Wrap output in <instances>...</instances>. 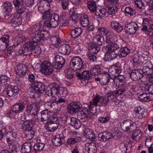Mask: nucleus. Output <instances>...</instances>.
<instances>
[{"label":"nucleus","instance_id":"f257e3e1","mask_svg":"<svg viewBox=\"0 0 153 153\" xmlns=\"http://www.w3.org/2000/svg\"><path fill=\"white\" fill-rule=\"evenodd\" d=\"M43 19L44 20L43 27L55 28L59 24V15L55 13H52V11L49 9L45 11Z\"/></svg>","mask_w":153,"mask_h":153},{"label":"nucleus","instance_id":"f03ea898","mask_svg":"<svg viewBox=\"0 0 153 153\" xmlns=\"http://www.w3.org/2000/svg\"><path fill=\"white\" fill-rule=\"evenodd\" d=\"M110 99L99 95H96L90 102V113L94 114L96 112V106H105L110 101Z\"/></svg>","mask_w":153,"mask_h":153},{"label":"nucleus","instance_id":"7ed1b4c3","mask_svg":"<svg viewBox=\"0 0 153 153\" xmlns=\"http://www.w3.org/2000/svg\"><path fill=\"white\" fill-rule=\"evenodd\" d=\"M40 27L38 24L32 26L29 28V33L30 38L34 42L37 43L41 40L40 36Z\"/></svg>","mask_w":153,"mask_h":153},{"label":"nucleus","instance_id":"20e7f679","mask_svg":"<svg viewBox=\"0 0 153 153\" xmlns=\"http://www.w3.org/2000/svg\"><path fill=\"white\" fill-rule=\"evenodd\" d=\"M7 141L10 149L12 151H16L17 134L15 132L9 131L6 134Z\"/></svg>","mask_w":153,"mask_h":153},{"label":"nucleus","instance_id":"39448f33","mask_svg":"<svg viewBox=\"0 0 153 153\" xmlns=\"http://www.w3.org/2000/svg\"><path fill=\"white\" fill-rule=\"evenodd\" d=\"M89 49L91 52H87L86 55L90 61L92 62H96L97 57L96 56L92 54V53L95 54L97 53L100 50V48L95 43H92L91 45L89 47Z\"/></svg>","mask_w":153,"mask_h":153},{"label":"nucleus","instance_id":"423d86ee","mask_svg":"<svg viewBox=\"0 0 153 153\" xmlns=\"http://www.w3.org/2000/svg\"><path fill=\"white\" fill-rule=\"evenodd\" d=\"M70 67L74 71H80L83 68L82 60L78 56L73 58L70 61Z\"/></svg>","mask_w":153,"mask_h":153},{"label":"nucleus","instance_id":"0eeeda50","mask_svg":"<svg viewBox=\"0 0 153 153\" xmlns=\"http://www.w3.org/2000/svg\"><path fill=\"white\" fill-rule=\"evenodd\" d=\"M40 67L41 73L45 75H49L52 73L53 68L52 64L48 61H45L42 63L41 65L38 64Z\"/></svg>","mask_w":153,"mask_h":153},{"label":"nucleus","instance_id":"6e6552de","mask_svg":"<svg viewBox=\"0 0 153 153\" xmlns=\"http://www.w3.org/2000/svg\"><path fill=\"white\" fill-rule=\"evenodd\" d=\"M82 105L80 102L77 101L71 102L68 106L67 111L70 114H75L81 110Z\"/></svg>","mask_w":153,"mask_h":153},{"label":"nucleus","instance_id":"1a4fd4ad","mask_svg":"<svg viewBox=\"0 0 153 153\" xmlns=\"http://www.w3.org/2000/svg\"><path fill=\"white\" fill-rule=\"evenodd\" d=\"M102 50L104 52L105 51L104 58V60L105 61H110L112 60L117 56V55L115 51L111 50L107 47H103Z\"/></svg>","mask_w":153,"mask_h":153},{"label":"nucleus","instance_id":"9d476101","mask_svg":"<svg viewBox=\"0 0 153 153\" xmlns=\"http://www.w3.org/2000/svg\"><path fill=\"white\" fill-rule=\"evenodd\" d=\"M114 76L111 79V83L113 86L116 88L123 86V84L125 82V78L124 76L119 75Z\"/></svg>","mask_w":153,"mask_h":153},{"label":"nucleus","instance_id":"9b49d317","mask_svg":"<svg viewBox=\"0 0 153 153\" xmlns=\"http://www.w3.org/2000/svg\"><path fill=\"white\" fill-rule=\"evenodd\" d=\"M143 65L142 70L140 69V71L142 75L144 74L146 75H149L152 73V65L151 62L149 60H146L143 62Z\"/></svg>","mask_w":153,"mask_h":153},{"label":"nucleus","instance_id":"f8f14e48","mask_svg":"<svg viewBox=\"0 0 153 153\" xmlns=\"http://www.w3.org/2000/svg\"><path fill=\"white\" fill-rule=\"evenodd\" d=\"M123 123V124L121 125V127L125 131H132L135 128V123L131 120H127Z\"/></svg>","mask_w":153,"mask_h":153},{"label":"nucleus","instance_id":"ddd939ff","mask_svg":"<svg viewBox=\"0 0 153 153\" xmlns=\"http://www.w3.org/2000/svg\"><path fill=\"white\" fill-rule=\"evenodd\" d=\"M42 104L39 102L33 103L27 108L26 110L28 114L35 115L39 110Z\"/></svg>","mask_w":153,"mask_h":153},{"label":"nucleus","instance_id":"4468645a","mask_svg":"<svg viewBox=\"0 0 153 153\" xmlns=\"http://www.w3.org/2000/svg\"><path fill=\"white\" fill-rule=\"evenodd\" d=\"M138 29L137 24L135 22H132L125 25V29L126 32L129 34L134 33Z\"/></svg>","mask_w":153,"mask_h":153},{"label":"nucleus","instance_id":"2eb2a0df","mask_svg":"<svg viewBox=\"0 0 153 153\" xmlns=\"http://www.w3.org/2000/svg\"><path fill=\"white\" fill-rule=\"evenodd\" d=\"M96 81H99L100 84L102 85H105L109 82H111V78L109 77V76L108 74H101L98 76V77L94 79Z\"/></svg>","mask_w":153,"mask_h":153},{"label":"nucleus","instance_id":"dca6fc26","mask_svg":"<svg viewBox=\"0 0 153 153\" xmlns=\"http://www.w3.org/2000/svg\"><path fill=\"white\" fill-rule=\"evenodd\" d=\"M52 142L55 146H60L65 142V137L63 134H58L54 136L52 140Z\"/></svg>","mask_w":153,"mask_h":153},{"label":"nucleus","instance_id":"f3484780","mask_svg":"<svg viewBox=\"0 0 153 153\" xmlns=\"http://www.w3.org/2000/svg\"><path fill=\"white\" fill-rule=\"evenodd\" d=\"M88 108H85L79 111V112L78 114V117L81 120H85L88 117H90L94 114L90 113L89 106Z\"/></svg>","mask_w":153,"mask_h":153},{"label":"nucleus","instance_id":"a211bd4d","mask_svg":"<svg viewBox=\"0 0 153 153\" xmlns=\"http://www.w3.org/2000/svg\"><path fill=\"white\" fill-rule=\"evenodd\" d=\"M10 41V36L5 35L2 36L0 39V51L5 50L7 47Z\"/></svg>","mask_w":153,"mask_h":153},{"label":"nucleus","instance_id":"6ab92c4d","mask_svg":"<svg viewBox=\"0 0 153 153\" xmlns=\"http://www.w3.org/2000/svg\"><path fill=\"white\" fill-rule=\"evenodd\" d=\"M26 105L24 101H19L14 105L12 108L13 111L18 114L23 111Z\"/></svg>","mask_w":153,"mask_h":153},{"label":"nucleus","instance_id":"aec40b11","mask_svg":"<svg viewBox=\"0 0 153 153\" xmlns=\"http://www.w3.org/2000/svg\"><path fill=\"white\" fill-rule=\"evenodd\" d=\"M16 71L17 75L21 77H23L27 73V68L25 65L20 64L17 66Z\"/></svg>","mask_w":153,"mask_h":153},{"label":"nucleus","instance_id":"412c9836","mask_svg":"<svg viewBox=\"0 0 153 153\" xmlns=\"http://www.w3.org/2000/svg\"><path fill=\"white\" fill-rule=\"evenodd\" d=\"M76 75L80 79H84L87 80L91 79L92 76L91 72L87 70L84 71L81 73L77 72L76 73Z\"/></svg>","mask_w":153,"mask_h":153},{"label":"nucleus","instance_id":"4be33fe9","mask_svg":"<svg viewBox=\"0 0 153 153\" xmlns=\"http://www.w3.org/2000/svg\"><path fill=\"white\" fill-rule=\"evenodd\" d=\"M34 144L33 142H27L23 143L21 148V152L22 153H30L31 152L32 146Z\"/></svg>","mask_w":153,"mask_h":153},{"label":"nucleus","instance_id":"5701e85b","mask_svg":"<svg viewBox=\"0 0 153 153\" xmlns=\"http://www.w3.org/2000/svg\"><path fill=\"white\" fill-rule=\"evenodd\" d=\"M70 46L67 44H63L60 45L58 48L59 52L65 55H68L71 52Z\"/></svg>","mask_w":153,"mask_h":153},{"label":"nucleus","instance_id":"b1692460","mask_svg":"<svg viewBox=\"0 0 153 153\" xmlns=\"http://www.w3.org/2000/svg\"><path fill=\"white\" fill-rule=\"evenodd\" d=\"M110 26L112 29L118 33L121 32L123 30L122 25L119 22L115 20L111 22Z\"/></svg>","mask_w":153,"mask_h":153},{"label":"nucleus","instance_id":"393cba45","mask_svg":"<svg viewBox=\"0 0 153 153\" xmlns=\"http://www.w3.org/2000/svg\"><path fill=\"white\" fill-rule=\"evenodd\" d=\"M113 136L109 132L104 131L101 132L98 135V137L101 141H106L111 139Z\"/></svg>","mask_w":153,"mask_h":153},{"label":"nucleus","instance_id":"a878e982","mask_svg":"<svg viewBox=\"0 0 153 153\" xmlns=\"http://www.w3.org/2000/svg\"><path fill=\"white\" fill-rule=\"evenodd\" d=\"M130 76L131 79L134 81L139 80L143 76L140 69H139L132 70L130 74Z\"/></svg>","mask_w":153,"mask_h":153},{"label":"nucleus","instance_id":"bb28decb","mask_svg":"<svg viewBox=\"0 0 153 153\" xmlns=\"http://www.w3.org/2000/svg\"><path fill=\"white\" fill-rule=\"evenodd\" d=\"M118 41L122 42V40L120 38L118 39L117 36L111 33L106 36L105 42L107 44H109Z\"/></svg>","mask_w":153,"mask_h":153},{"label":"nucleus","instance_id":"cd10ccee","mask_svg":"<svg viewBox=\"0 0 153 153\" xmlns=\"http://www.w3.org/2000/svg\"><path fill=\"white\" fill-rule=\"evenodd\" d=\"M144 109L142 106L135 107L133 110V115H135L136 118H140L144 116Z\"/></svg>","mask_w":153,"mask_h":153},{"label":"nucleus","instance_id":"c85d7f7f","mask_svg":"<svg viewBox=\"0 0 153 153\" xmlns=\"http://www.w3.org/2000/svg\"><path fill=\"white\" fill-rule=\"evenodd\" d=\"M138 99L143 102H148L153 100V95L145 93H143L139 95Z\"/></svg>","mask_w":153,"mask_h":153},{"label":"nucleus","instance_id":"c756f323","mask_svg":"<svg viewBox=\"0 0 153 153\" xmlns=\"http://www.w3.org/2000/svg\"><path fill=\"white\" fill-rule=\"evenodd\" d=\"M54 114V112L48 111L47 109L42 111L41 112L40 121H45L47 120Z\"/></svg>","mask_w":153,"mask_h":153},{"label":"nucleus","instance_id":"7c9ffc66","mask_svg":"<svg viewBox=\"0 0 153 153\" xmlns=\"http://www.w3.org/2000/svg\"><path fill=\"white\" fill-rule=\"evenodd\" d=\"M19 91V89L16 86L9 85L8 87L6 94L9 97H13L16 95Z\"/></svg>","mask_w":153,"mask_h":153},{"label":"nucleus","instance_id":"2f4dec72","mask_svg":"<svg viewBox=\"0 0 153 153\" xmlns=\"http://www.w3.org/2000/svg\"><path fill=\"white\" fill-rule=\"evenodd\" d=\"M33 85L34 91L36 92L42 93L44 91L45 86L42 82L35 81L33 83Z\"/></svg>","mask_w":153,"mask_h":153},{"label":"nucleus","instance_id":"473e14b6","mask_svg":"<svg viewBox=\"0 0 153 153\" xmlns=\"http://www.w3.org/2000/svg\"><path fill=\"white\" fill-rule=\"evenodd\" d=\"M121 71L120 67L116 64L112 65L108 70L109 72L115 77L119 75Z\"/></svg>","mask_w":153,"mask_h":153},{"label":"nucleus","instance_id":"72a5a7b5","mask_svg":"<svg viewBox=\"0 0 153 153\" xmlns=\"http://www.w3.org/2000/svg\"><path fill=\"white\" fill-rule=\"evenodd\" d=\"M73 137L68 139L67 140L68 144L72 145L79 142L81 140V137L76 132H74L73 134Z\"/></svg>","mask_w":153,"mask_h":153},{"label":"nucleus","instance_id":"f704fd0d","mask_svg":"<svg viewBox=\"0 0 153 153\" xmlns=\"http://www.w3.org/2000/svg\"><path fill=\"white\" fill-rule=\"evenodd\" d=\"M1 7L3 12L6 14L8 13V15L10 13L13 8L12 3L8 1L3 3Z\"/></svg>","mask_w":153,"mask_h":153},{"label":"nucleus","instance_id":"c9c22d12","mask_svg":"<svg viewBox=\"0 0 153 153\" xmlns=\"http://www.w3.org/2000/svg\"><path fill=\"white\" fill-rule=\"evenodd\" d=\"M83 135L91 141H95L96 139L94 133L89 128H86L85 130Z\"/></svg>","mask_w":153,"mask_h":153},{"label":"nucleus","instance_id":"e433bc0d","mask_svg":"<svg viewBox=\"0 0 153 153\" xmlns=\"http://www.w3.org/2000/svg\"><path fill=\"white\" fill-rule=\"evenodd\" d=\"M69 16L68 14L62 15L59 18V22L61 26H66L69 24L68 21Z\"/></svg>","mask_w":153,"mask_h":153},{"label":"nucleus","instance_id":"4c0bfd02","mask_svg":"<svg viewBox=\"0 0 153 153\" xmlns=\"http://www.w3.org/2000/svg\"><path fill=\"white\" fill-rule=\"evenodd\" d=\"M56 100L55 98H51L48 99L45 104V107L46 109H51L53 108L56 104Z\"/></svg>","mask_w":153,"mask_h":153},{"label":"nucleus","instance_id":"58836bf2","mask_svg":"<svg viewBox=\"0 0 153 153\" xmlns=\"http://www.w3.org/2000/svg\"><path fill=\"white\" fill-rule=\"evenodd\" d=\"M35 122L32 120H28L23 122L22 128L24 131L33 129L32 127L35 124Z\"/></svg>","mask_w":153,"mask_h":153},{"label":"nucleus","instance_id":"ea45409f","mask_svg":"<svg viewBox=\"0 0 153 153\" xmlns=\"http://www.w3.org/2000/svg\"><path fill=\"white\" fill-rule=\"evenodd\" d=\"M51 47L52 48H57L59 44L60 39L55 36H51L50 38Z\"/></svg>","mask_w":153,"mask_h":153},{"label":"nucleus","instance_id":"a19ab883","mask_svg":"<svg viewBox=\"0 0 153 153\" xmlns=\"http://www.w3.org/2000/svg\"><path fill=\"white\" fill-rule=\"evenodd\" d=\"M137 83L134 81H131L126 83L124 86L123 89L125 90V91L127 90H132L134 91L137 87Z\"/></svg>","mask_w":153,"mask_h":153},{"label":"nucleus","instance_id":"79ce46f5","mask_svg":"<svg viewBox=\"0 0 153 153\" xmlns=\"http://www.w3.org/2000/svg\"><path fill=\"white\" fill-rule=\"evenodd\" d=\"M70 124L75 129H78L81 126V123L80 121L74 117L70 118Z\"/></svg>","mask_w":153,"mask_h":153},{"label":"nucleus","instance_id":"37998d69","mask_svg":"<svg viewBox=\"0 0 153 153\" xmlns=\"http://www.w3.org/2000/svg\"><path fill=\"white\" fill-rule=\"evenodd\" d=\"M85 149L88 153H95L96 151V147L93 143H86Z\"/></svg>","mask_w":153,"mask_h":153},{"label":"nucleus","instance_id":"c03bdc74","mask_svg":"<svg viewBox=\"0 0 153 153\" xmlns=\"http://www.w3.org/2000/svg\"><path fill=\"white\" fill-rule=\"evenodd\" d=\"M83 30L80 27H77L73 30L71 32V36L73 38H76L80 36Z\"/></svg>","mask_w":153,"mask_h":153},{"label":"nucleus","instance_id":"a18cd8bd","mask_svg":"<svg viewBox=\"0 0 153 153\" xmlns=\"http://www.w3.org/2000/svg\"><path fill=\"white\" fill-rule=\"evenodd\" d=\"M80 22L83 27H87L89 24L88 16L86 14H83L82 15L80 19Z\"/></svg>","mask_w":153,"mask_h":153},{"label":"nucleus","instance_id":"49530a36","mask_svg":"<svg viewBox=\"0 0 153 153\" xmlns=\"http://www.w3.org/2000/svg\"><path fill=\"white\" fill-rule=\"evenodd\" d=\"M111 4L110 5H108L106 8L107 12L110 15L114 14L117 10V7L115 4Z\"/></svg>","mask_w":153,"mask_h":153},{"label":"nucleus","instance_id":"de8ad7c7","mask_svg":"<svg viewBox=\"0 0 153 153\" xmlns=\"http://www.w3.org/2000/svg\"><path fill=\"white\" fill-rule=\"evenodd\" d=\"M25 137L26 139L31 140L34 135V131L33 129L24 131Z\"/></svg>","mask_w":153,"mask_h":153},{"label":"nucleus","instance_id":"09e8293b","mask_svg":"<svg viewBox=\"0 0 153 153\" xmlns=\"http://www.w3.org/2000/svg\"><path fill=\"white\" fill-rule=\"evenodd\" d=\"M129 49L127 47L121 48L118 53V55L120 58L126 56L130 52Z\"/></svg>","mask_w":153,"mask_h":153},{"label":"nucleus","instance_id":"8fccbe9b","mask_svg":"<svg viewBox=\"0 0 153 153\" xmlns=\"http://www.w3.org/2000/svg\"><path fill=\"white\" fill-rule=\"evenodd\" d=\"M22 19L20 16L17 17H14L11 21L12 25L14 27L19 26L22 23Z\"/></svg>","mask_w":153,"mask_h":153},{"label":"nucleus","instance_id":"3c124183","mask_svg":"<svg viewBox=\"0 0 153 153\" xmlns=\"http://www.w3.org/2000/svg\"><path fill=\"white\" fill-rule=\"evenodd\" d=\"M93 40L95 43L100 45H102L104 42V37L98 34L94 37Z\"/></svg>","mask_w":153,"mask_h":153},{"label":"nucleus","instance_id":"603ef678","mask_svg":"<svg viewBox=\"0 0 153 153\" xmlns=\"http://www.w3.org/2000/svg\"><path fill=\"white\" fill-rule=\"evenodd\" d=\"M142 134L143 132L140 130H135L133 132L132 137L134 139L138 140L141 137Z\"/></svg>","mask_w":153,"mask_h":153},{"label":"nucleus","instance_id":"864d4df0","mask_svg":"<svg viewBox=\"0 0 153 153\" xmlns=\"http://www.w3.org/2000/svg\"><path fill=\"white\" fill-rule=\"evenodd\" d=\"M33 150L35 153L42 150L45 146V144L42 143H37L33 145Z\"/></svg>","mask_w":153,"mask_h":153},{"label":"nucleus","instance_id":"5fc2aeb1","mask_svg":"<svg viewBox=\"0 0 153 153\" xmlns=\"http://www.w3.org/2000/svg\"><path fill=\"white\" fill-rule=\"evenodd\" d=\"M37 44L34 42L33 40L27 41L25 45L26 47L27 48L29 51L30 52L32 49H34Z\"/></svg>","mask_w":153,"mask_h":153},{"label":"nucleus","instance_id":"6e6d98bb","mask_svg":"<svg viewBox=\"0 0 153 153\" xmlns=\"http://www.w3.org/2000/svg\"><path fill=\"white\" fill-rule=\"evenodd\" d=\"M134 4L136 7L138 8L143 13H145L144 4L141 1L136 0L134 1Z\"/></svg>","mask_w":153,"mask_h":153},{"label":"nucleus","instance_id":"4d7b16f0","mask_svg":"<svg viewBox=\"0 0 153 153\" xmlns=\"http://www.w3.org/2000/svg\"><path fill=\"white\" fill-rule=\"evenodd\" d=\"M10 80L8 77L6 75H1L0 77V83L2 85L9 84Z\"/></svg>","mask_w":153,"mask_h":153},{"label":"nucleus","instance_id":"13d9d810","mask_svg":"<svg viewBox=\"0 0 153 153\" xmlns=\"http://www.w3.org/2000/svg\"><path fill=\"white\" fill-rule=\"evenodd\" d=\"M106 10L104 8L98 10L95 12V16L97 18L101 19L106 14Z\"/></svg>","mask_w":153,"mask_h":153},{"label":"nucleus","instance_id":"bf43d9fd","mask_svg":"<svg viewBox=\"0 0 153 153\" xmlns=\"http://www.w3.org/2000/svg\"><path fill=\"white\" fill-rule=\"evenodd\" d=\"M133 65L135 68H137L140 65V60L138 55L135 54L133 56Z\"/></svg>","mask_w":153,"mask_h":153},{"label":"nucleus","instance_id":"052dcab7","mask_svg":"<svg viewBox=\"0 0 153 153\" xmlns=\"http://www.w3.org/2000/svg\"><path fill=\"white\" fill-rule=\"evenodd\" d=\"M95 1H89L88 2V6L89 10L92 12H94L97 10V4Z\"/></svg>","mask_w":153,"mask_h":153},{"label":"nucleus","instance_id":"680f3d73","mask_svg":"<svg viewBox=\"0 0 153 153\" xmlns=\"http://www.w3.org/2000/svg\"><path fill=\"white\" fill-rule=\"evenodd\" d=\"M25 45H23L19 48L18 51L19 53L20 54H24L25 55L29 54L31 53L29 51Z\"/></svg>","mask_w":153,"mask_h":153},{"label":"nucleus","instance_id":"e2e57ef3","mask_svg":"<svg viewBox=\"0 0 153 153\" xmlns=\"http://www.w3.org/2000/svg\"><path fill=\"white\" fill-rule=\"evenodd\" d=\"M68 94L67 88L62 87H59L58 90V97L61 96V97L65 96Z\"/></svg>","mask_w":153,"mask_h":153},{"label":"nucleus","instance_id":"0e129e2a","mask_svg":"<svg viewBox=\"0 0 153 153\" xmlns=\"http://www.w3.org/2000/svg\"><path fill=\"white\" fill-rule=\"evenodd\" d=\"M99 33L102 36H105L109 33L108 29L103 27H100L97 29Z\"/></svg>","mask_w":153,"mask_h":153},{"label":"nucleus","instance_id":"69168bd1","mask_svg":"<svg viewBox=\"0 0 153 153\" xmlns=\"http://www.w3.org/2000/svg\"><path fill=\"white\" fill-rule=\"evenodd\" d=\"M125 12L130 16H133L136 13V11L130 7H126L125 9Z\"/></svg>","mask_w":153,"mask_h":153},{"label":"nucleus","instance_id":"338daca9","mask_svg":"<svg viewBox=\"0 0 153 153\" xmlns=\"http://www.w3.org/2000/svg\"><path fill=\"white\" fill-rule=\"evenodd\" d=\"M40 36H41V39L45 40L48 39L50 36L48 31L45 30L40 31Z\"/></svg>","mask_w":153,"mask_h":153},{"label":"nucleus","instance_id":"774afa93","mask_svg":"<svg viewBox=\"0 0 153 153\" xmlns=\"http://www.w3.org/2000/svg\"><path fill=\"white\" fill-rule=\"evenodd\" d=\"M105 46L107 47V48L110 49L113 51H115V50H117L119 48L118 44L114 42L108 44V45L106 46Z\"/></svg>","mask_w":153,"mask_h":153}]
</instances>
